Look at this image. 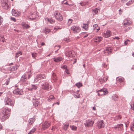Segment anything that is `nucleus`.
<instances>
[{
    "instance_id": "nucleus-35",
    "label": "nucleus",
    "mask_w": 134,
    "mask_h": 134,
    "mask_svg": "<svg viewBox=\"0 0 134 134\" xmlns=\"http://www.w3.org/2000/svg\"><path fill=\"white\" fill-rule=\"evenodd\" d=\"M51 31V30L50 29L48 28H45L44 30V32L46 34H48Z\"/></svg>"
},
{
    "instance_id": "nucleus-17",
    "label": "nucleus",
    "mask_w": 134,
    "mask_h": 134,
    "mask_svg": "<svg viewBox=\"0 0 134 134\" xmlns=\"http://www.w3.org/2000/svg\"><path fill=\"white\" fill-rule=\"evenodd\" d=\"M111 52V49L110 47H108L106 48L103 51V52L105 55H108L109 53Z\"/></svg>"
},
{
    "instance_id": "nucleus-24",
    "label": "nucleus",
    "mask_w": 134,
    "mask_h": 134,
    "mask_svg": "<svg viewBox=\"0 0 134 134\" xmlns=\"http://www.w3.org/2000/svg\"><path fill=\"white\" fill-rule=\"evenodd\" d=\"M74 53V52L73 51H70L66 54V55L69 57H72L73 54Z\"/></svg>"
},
{
    "instance_id": "nucleus-42",
    "label": "nucleus",
    "mask_w": 134,
    "mask_h": 134,
    "mask_svg": "<svg viewBox=\"0 0 134 134\" xmlns=\"http://www.w3.org/2000/svg\"><path fill=\"white\" fill-rule=\"evenodd\" d=\"M70 127L72 130H76L77 127L74 126H70Z\"/></svg>"
},
{
    "instance_id": "nucleus-39",
    "label": "nucleus",
    "mask_w": 134,
    "mask_h": 134,
    "mask_svg": "<svg viewBox=\"0 0 134 134\" xmlns=\"http://www.w3.org/2000/svg\"><path fill=\"white\" fill-rule=\"evenodd\" d=\"M130 129L132 131H134V123L132 124L130 127Z\"/></svg>"
},
{
    "instance_id": "nucleus-29",
    "label": "nucleus",
    "mask_w": 134,
    "mask_h": 134,
    "mask_svg": "<svg viewBox=\"0 0 134 134\" xmlns=\"http://www.w3.org/2000/svg\"><path fill=\"white\" fill-rule=\"evenodd\" d=\"M131 24V22L130 21H127L124 20V24L125 25H129Z\"/></svg>"
},
{
    "instance_id": "nucleus-40",
    "label": "nucleus",
    "mask_w": 134,
    "mask_h": 134,
    "mask_svg": "<svg viewBox=\"0 0 134 134\" xmlns=\"http://www.w3.org/2000/svg\"><path fill=\"white\" fill-rule=\"evenodd\" d=\"M134 0H131V1H129L126 3V5H129L132 3L134 2Z\"/></svg>"
},
{
    "instance_id": "nucleus-58",
    "label": "nucleus",
    "mask_w": 134,
    "mask_h": 134,
    "mask_svg": "<svg viewBox=\"0 0 134 134\" xmlns=\"http://www.w3.org/2000/svg\"><path fill=\"white\" fill-rule=\"evenodd\" d=\"M130 28L129 27H128L127 29H125V32H127V31H128L130 30Z\"/></svg>"
},
{
    "instance_id": "nucleus-63",
    "label": "nucleus",
    "mask_w": 134,
    "mask_h": 134,
    "mask_svg": "<svg viewBox=\"0 0 134 134\" xmlns=\"http://www.w3.org/2000/svg\"><path fill=\"white\" fill-rule=\"evenodd\" d=\"M88 36V34H86V35L84 36L83 37L84 38H85L86 37H87V36Z\"/></svg>"
},
{
    "instance_id": "nucleus-8",
    "label": "nucleus",
    "mask_w": 134,
    "mask_h": 134,
    "mask_svg": "<svg viewBox=\"0 0 134 134\" xmlns=\"http://www.w3.org/2000/svg\"><path fill=\"white\" fill-rule=\"evenodd\" d=\"M13 93L14 94L18 95H21L23 93V91L22 90L19 89V88H17L15 89L13 91Z\"/></svg>"
},
{
    "instance_id": "nucleus-47",
    "label": "nucleus",
    "mask_w": 134,
    "mask_h": 134,
    "mask_svg": "<svg viewBox=\"0 0 134 134\" xmlns=\"http://www.w3.org/2000/svg\"><path fill=\"white\" fill-rule=\"evenodd\" d=\"M3 21V19L2 17L0 16V25H1Z\"/></svg>"
},
{
    "instance_id": "nucleus-1",
    "label": "nucleus",
    "mask_w": 134,
    "mask_h": 134,
    "mask_svg": "<svg viewBox=\"0 0 134 134\" xmlns=\"http://www.w3.org/2000/svg\"><path fill=\"white\" fill-rule=\"evenodd\" d=\"M42 89L44 90L48 91L51 90V88L50 86L49 83L47 82H43V81H41L40 82Z\"/></svg>"
},
{
    "instance_id": "nucleus-16",
    "label": "nucleus",
    "mask_w": 134,
    "mask_h": 134,
    "mask_svg": "<svg viewBox=\"0 0 134 134\" xmlns=\"http://www.w3.org/2000/svg\"><path fill=\"white\" fill-rule=\"evenodd\" d=\"M12 13L13 15L15 16H19L20 14V13L19 11H17L13 9L12 10Z\"/></svg>"
},
{
    "instance_id": "nucleus-50",
    "label": "nucleus",
    "mask_w": 134,
    "mask_h": 134,
    "mask_svg": "<svg viewBox=\"0 0 134 134\" xmlns=\"http://www.w3.org/2000/svg\"><path fill=\"white\" fill-rule=\"evenodd\" d=\"M72 19H69L68 21V23L70 24L72 22Z\"/></svg>"
},
{
    "instance_id": "nucleus-20",
    "label": "nucleus",
    "mask_w": 134,
    "mask_h": 134,
    "mask_svg": "<svg viewBox=\"0 0 134 134\" xmlns=\"http://www.w3.org/2000/svg\"><path fill=\"white\" fill-rule=\"evenodd\" d=\"M55 62H58L61 61L62 60V58L60 57H54L53 58Z\"/></svg>"
},
{
    "instance_id": "nucleus-34",
    "label": "nucleus",
    "mask_w": 134,
    "mask_h": 134,
    "mask_svg": "<svg viewBox=\"0 0 134 134\" xmlns=\"http://www.w3.org/2000/svg\"><path fill=\"white\" fill-rule=\"evenodd\" d=\"M112 98L114 101H116L118 100V96L117 95H115L112 96Z\"/></svg>"
},
{
    "instance_id": "nucleus-57",
    "label": "nucleus",
    "mask_w": 134,
    "mask_h": 134,
    "mask_svg": "<svg viewBox=\"0 0 134 134\" xmlns=\"http://www.w3.org/2000/svg\"><path fill=\"white\" fill-rule=\"evenodd\" d=\"M65 72L68 74H69L70 73L68 70L67 69H65Z\"/></svg>"
},
{
    "instance_id": "nucleus-3",
    "label": "nucleus",
    "mask_w": 134,
    "mask_h": 134,
    "mask_svg": "<svg viewBox=\"0 0 134 134\" xmlns=\"http://www.w3.org/2000/svg\"><path fill=\"white\" fill-rule=\"evenodd\" d=\"M4 102L5 105H8L13 107L14 105L15 101L12 100L8 97H6L4 99Z\"/></svg>"
},
{
    "instance_id": "nucleus-27",
    "label": "nucleus",
    "mask_w": 134,
    "mask_h": 134,
    "mask_svg": "<svg viewBox=\"0 0 134 134\" xmlns=\"http://www.w3.org/2000/svg\"><path fill=\"white\" fill-rule=\"evenodd\" d=\"M54 99V97L53 95H50L48 97L47 100L49 102H50L52 100H53Z\"/></svg>"
},
{
    "instance_id": "nucleus-6",
    "label": "nucleus",
    "mask_w": 134,
    "mask_h": 134,
    "mask_svg": "<svg viewBox=\"0 0 134 134\" xmlns=\"http://www.w3.org/2000/svg\"><path fill=\"white\" fill-rule=\"evenodd\" d=\"M54 15L56 19L57 20L61 21L63 19V18L61 14L59 12H55L54 14Z\"/></svg>"
},
{
    "instance_id": "nucleus-48",
    "label": "nucleus",
    "mask_w": 134,
    "mask_h": 134,
    "mask_svg": "<svg viewBox=\"0 0 134 134\" xmlns=\"http://www.w3.org/2000/svg\"><path fill=\"white\" fill-rule=\"evenodd\" d=\"M93 27L94 30L96 29L97 27H98V25L96 24L94 25L93 26Z\"/></svg>"
},
{
    "instance_id": "nucleus-18",
    "label": "nucleus",
    "mask_w": 134,
    "mask_h": 134,
    "mask_svg": "<svg viewBox=\"0 0 134 134\" xmlns=\"http://www.w3.org/2000/svg\"><path fill=\"white\" fill-rule=\"evenodd\" d=\"M102 39V38L99 37H96L93 39V40L95 42H99L101 41Z\"/></svg>"
},
{
    "instance_id": "nucleus-9",
    "label": "nucleus",
    "mask_w": 134,
    "mask_h": 134,
    "mask_svg": "<svg viewBox=\"0 0 134 134\" xmlns=\"http://www.w3.org/2000/svg\"><path fill=\"white\" fill-rule=\"evenodd\" d=\"M94 123V121L92 120L89 119L87 121L86 123L85 124V126L88 127L92 126Z\"/></svg>"
},
{
    "instance_id": "nucleus-44",
    "label": "nucleus",
    "mask_w": 134,
    "mask_h": 134,
    "mask_svg": "<svg viewBox=\"0 0 134 134\" xmlns=\"http://www.w3.org/2000/svg\"><path fill=\"white\" fill-rule=\"evenodd\" d=\"M87 25L86 24H83V28L84 29L86 30L87 28Z\"/></svg>"
},
{
    "instance_id": "nucleus-7",
    "label": "nucleus",
    "mask_w": 134,
    "mask_h": 134,
    "mask_svg": "<svg viewBox=\"0 0 134 134\" xmlns=\"http://www.w3.org/2000/svg\"><path fill=\"white\" fill-rule=\"evenodd\" d=\"M51 123L48 121H46L42 124V128L44 130L47 129L50 125Z\"/></svg>"
},
{
    "instance_id": "nucleus-43",
    "label": "nucleus",
    "mask_w": 134,
    "mask_h": 134,
    "mask_svg": "<svg viewBox=\"0 0 134 134\" xmlns=\"http://www.w3.org/2000/svg\"><path fill=\"white\" fill-rule=\"evenodd\" d=\"M32 57L34 58L36 57L37 56V54L36 53H32Z\"/></svg>"
},
{
    "instance_id": "nucleus-4",
    "label": "nucleus",
    "mask_w": 134,
    "mask_h": 134,
    "mask_svg": "<svg viewBox=\"0 0 134 134\" xmlns=\"http://www.w3.org/2000/svg\"><path fill=\"white\" fill-rule=\"evenodd\" d=\"M98 95L99 96H101L105 95L108 93V92L106 89L103 88L97 91Z\"/></svg>"
},
{
    "instance_id": "nucleus-25",
    "label": "nucleus",
    "mask_w": 134,
    "mask_h": 134,
    "mask_svg": "<svg viewBox=\"0 0 134 134\" xmlns=\"http://www.w3.org/2000/svg\"><path fill=\"white\" fill-rule=\"evenodd\" d=\"M22 25L23 26V29H28L30 27V26L28 24L25 23L22 24Z\"/></svg>"
},
{
    "instance_id": "nucleus-33",
    "label": "nucleus",
    "mask_w": 134,
    "mask_h": 134,
    "mask_svg": "<svg viewBox=\"0 0 134 134\" xmlns=\"http://www.w3.org/2000/svg\"><path fill=\"white\" fill-rule=\"evenodd\" d=\"M75 85L78 88H79L82 86V85L81 83L79 82L76 83L75 84Z\"/></svg>"
},
{
    "instance_id": "nucleus-62",
    "label": "nucleus",
    "mask_w": 134,
    "mask_h": 134,
    "mask_svg": "<svg viewBox=\"0 0 134 134\" xmlns=\"http://www.w3.org/2000/svg\"><path fill=\"white\" fill-rule=\"evenodd\" d=\"M2 126L1 124H0V130H1L2 129Z\"/></svg>"
},
{
    "instance_id": "nucleus-26",
    "label": "nucleus",
    "mask_w": 134,
    "mask_h": 134,
    "mask_svg": "<svg viewBox=\"0 0 134 134\" xmlns=\"http://www.w3.org/2000/svg\"><path fill=\"white\" fill-rule=\"evenodd\" d=\"M35 121V120L34 119V118L33 117L32 118H31V119H29V122L30 124H31L33 123Z\"/></svg>"
},
{
    "instance_id": "nucleus-23",
    "label": "nucleus",
    "mask_w": 134,
    "mask_h": 134,
    "mask_svg": "<svg viewBox=\"0 0 134 134\" xmlns=\"http://www.w3.org/2000/svg\"><path fill=\"white\" fill-rule=\"evenodd\" d=\"M124 79L122 77H118L116 79V80L117 81L121 83L124 82Z\"/></svg>"
},
{
    "instance_id": "nucleus-55",
    "label": "nucleus",
    "mask_w": 134,
    "mask_h": 134,
    "mask_svg": "<svg viewBox=\"0 0 134 134\" xmlns=\"http://www.w3.org/2000/svg\"><path fill=\"white\" fill-rule=\"evenodd\" d=\"M61 68H62L66 69L67 66L66 65H64L62 66Z\"/></svg>"
},
{
    "instance_id": "nucleus-19",
    "label": "nucleus",
    "mask_w": 134,
    "mask_h": 134,
    "mask_svg": "<svg viewBox=\"0 0 134 134\" xmlns=\"http://www.w3.org/2000/svg\"><path fill=\"white\" fill-rule=\"evenodd\" d=\"M111 33L109 30H107L105 33L103 35V36L106 38H108L111 35Z\"/></svg>"
},
{
    "instance_id": "nucleus-30",
    "label": "nucleus",
    "mask_w": 134,
    "mask_h": 134,
    "mask_svg": "<svg viewBox=\"0 0 134 134\" xmlns=\"http://www.w3.org/2000/svg\"><path fill=\"white\" fill-rule=\"evenodd\" d=\"M51 79L53 80H57V77L55 73H53L51 77Z\"/></svg>"
},
{
    "instance_id": "nucleus-53",
    "label": "nucleus",
    "mask_w": 134,
    "mask_h": 134,
    "mask_svg": "<svg viewBox=\"0 0 134 134\" xmlns=\"http://www.w3.org/2000/svg\"><path fill=\"white\" fill-rule=\"evenodd\" d=\"M3 109H5L6 110V112H7V111H8L9 112H10L11 111V109H8V108L7 109L6 108H3Z\"/></svg>"
},
{
    "instance_id": "nucleus-51",
    "label": "nucleus",
    "mask_w": 134,
    "mask_h": 134,
    "mask_svg": "<svg viewBox=\"0 0 134 134\" xmlns=\"http://www.w3.org/2000/svg\"><path fill=\"white\" fill-rule=\"evenodd\" d=\"M74 96V97L76 98H79L80 97V95L79 94L78 95H76L74 94L73 95Z\"/></svg>"
},
{
    "instance_id": "nucleus-52",
    "label": "nucleus",
    "mask_w": 134,
    "mask_h": 134,
    "mask_svg": "<svg viewBox=\"0 0 134 134\" xmlns=\"http://www.w3.org/2000/svg\"><path fill=\"white\" fill-rule=\"evenodd\" d=\"M55 47H57L59 48L58 49H57V50L55 51V53H57V52L59 50V49L60 48V45H58V46H55Z\"/></svg>"
},
{
    "instance_id": "nucleus-37",
    "label": "nucleus",
    "mask_w": 134,
    "mask_h": 134,
    "mask_svg": "<svg viewBox=\"0 0 134 134\" xmlns=\"http://www.w3.org/2000/svg\"><path fill=\"white\" fill-rule=\"evenodd\" d=\"M20 54V55H21L22 54V53L21 51H19L16 53L15 56V57L16 58H18Z\"/></svg>"
},
{
    "instance_id": "nucleus-38",
    "label": "nucleus",
    "mask_w": 134,
    "mask_h": 134,
    "mask_svg": "<svg viewBox=\"0 0 134 134\" xmlns=\"http://www.w3.org/2000/svg\"><path fill=\"white\" fill-rule=\"evenodd\" d=\"M121 118V116L120 115H119L117 116L115 118H114V120H119V119H120Z\"/></svg>"
},
{
    "instance_id": "nucleus-41",
    "label": "nucleus",
    "mask_w": 134,
    "mask_h": 134,
    "mask_svg": "<svg viewBox=\"0 0 134 134\" xmlns=\"http://www.w3.org/2000/svg\"><path fill=\"white\" fill-rule=\"evenodd\" d=\"M4 36H0V41L3 42H4L5 41L4 39Z\"/></svg>"
},
{
    "instance_id": "nucleus-10",
    "label": "nucleus",
    "mask_w": 134,
    "mask_h": 134,
    "mask_svg": "<svg viewBox=\"0 0 134 134\" xmlns=\"http://www.w3.org/2000/svg\"><path fill=\"white\" fill-rule=\"evenodd\" d=\"M97 127L99 129L104 128L105 126L104 122L103 120L98 121L97 122Z\"/></svg>"
},
{
    "instance_id": "nucleus-5",
    "label": "nucleus",
    "mask_w": 134,
    "mask_h": 134,
    "mask_svg": "<svg viewBox=\"0 0 134 134\" xmlns=\"http://www.w3.org/2000/svg\"><path fill=\"white\" fill-rule=\"evenodd\" d=\"M8 0H3V1L1 3V5L3 9L8 10L9 8L10 7L8 4Z\"/></svg>"
},
{
    "instance_id": "nucleus-21",
    "label": "nucleus",
    "mask_w": 134,
    "mask_h": 134,
    "mask_svg": "<svg viewBox=\"0 0 134 134\" xmlns=\"http://www.w3.org/2000/svg\"><path fill=\"white\" fill-rule=\"evenodd\" d=\"M45 20L46 21H47L51 24H53L55 22L54 20L51 18H47L45 19Z\"/></svg>"
},
{
    "instance_id": "nucleus-2",
    "label": "nucleus",
    "mask_w": 134,
    "mask_h": 134,
    "mask_svg": "<svg viewBox=\"0 0 134 134\" xmlns=\"http://www.w3.org/2000/svg\"><path fill=\"white\" fill-rule=\"evenodd\" d=\"M9 116V113L6 112V110L3 109L0 114V118L1 120L3 121L8 118Z\"/></svg>"
},
{
    "instance_id": "nucleus-45",
    "label": "nucleus",
    "mask_w": 134,
    "mask_h": 134,
    "mask_svg": "<svg viewBox=\"0 0 134 134\" xmlns=\"http://www.w3.org/2000/svg\"><path fill=\"white\" fill-rule=\"evenodd\" d=\"M10 82V79H8L5 82L4 85H7L9 84V83Z\"/></svg>"
},
{
    "instance_id": "nucleus-12",
    "label": "nucleus",
    "mask_w": 134,
    "mask_h": 134,
    "mask_svg": "<svg viewBox=\"0 0 134 134\" xmlns=\"http://www.w3.org/2000/svg\"><path fill=\"white\" fill-rule=\"evenodd\" d=\"M30 77L29 74L27 73H25L21 76V80L23 81H25L26 80L27 78L29 79Z\"/></svg>"
},
{
    "instance_id": "nucleus-13",
    "label": "nucleus",
    "mask_w": 134,
    "mask_h": 134,
    "mask_svg": "<svg viewBox=\"0 0 134 134\" xmlns=\"http://www.w3.org/2000/svg\"><path fill=\"white\" fill-rule=\"evenodd\" d=\"M46 78V76L44 74H38L36 76L35 80H38L41 79H45Z\"/></svg>"
},
{
    "instance_id": "nucleus-36",
    "label": "nucleus",
    "mask_w": 134,
    "mask_h": 134,
    "mask_svg": "<svg viewBox=\"0 0 134 134\" xmlns=\"http://www.w3.org/2000/svg\"><path fill=\"white\" fill-rule=\"evenodd\" d=\"M39 104V102L38 101H36L33 103V105L35 107H37Z\"/></svg>"
},
{
    "instance_id": "nucleus-28",
    "label": "nucleus",
    "mask_w": 134,
    "mask_h": 134,
    "mask_svg": "<svg viewBox=\"0 0 134 134\" xmlns=\"http://www.w3.org/2000/svg\"><path fill=\"white\" fill-rule=\"evenodd\" d=\"M99 10V9L98 8H96L92 10V12H93L95 14H98Z\"/></svg>"
},
{
    "instance_id": "nucleus-60",
    "label": "nucleus",
    "mask_w": 134,
    "mask_h": 134,
    "mask_svg": "<svg viewBox=\"0 0 134 134\" xmlns=\"http://www.w3.org/2000/svg\"><path fill=\"white\" fill-rule=\"evenodd\" d=\"M121 0L122 2H126L127 1V0Z\"/></svg>"
},
{
    "instance_id": "nucleus-31",
    "label": "nucleus",
    "mask_w": 134,
    "mask_h": 134,
    "mask_svg": "<svg viewBox=\"0 0 134 134\" xmlns=\"http://www.w3.org/2000/svg\"><path fill=\"white\" fill-rule=\"evenodd\" d=\"M69 124L64 125L63 127V129L65 130H66L69 126Z\"/></svg>"
},
{
    "instance_id": "nucleus-32",
    "label": "nucleus",
    "mask_w": 134,
    "mask_h": 134,
    "mask_svg": "<svg viewBox=\"0 0 134 134\" xmlns=\"http://www.w3.org/2000/svg\"><path fill=\"white\" fill-rule=\"evenodd\" d=\"M36 130V129L35 128L33 129L29 132L28 133V134H32L35 132Z\"/></svg>"
},
{
    "instance_id": "nucleus-46",
    "label": "nucleus",
    "mask_w": 134,
    "mask_h": 134,
    "mask_svg": "<svg viewBox=\"0 0 134 134\" xmlns=\"http://www.w3.org/2000/svg\"><path fill=\"white\" fill-rule=\"evenodd\" d=\"M37 86L35 85H32V89L36 90L37 88Z\"/></svg>"
},
{
    "instance_id": "nucleus-11",
    "label": "nucleus",
    "mask_w": 134,
    "mask_h": 134,
    "mask_svg": "<svg viewBox=\"0 0 134 134\" xmlns=\"http://www.w3.org/2000/svg\"><path fill=\"white\" fill-rule=\"evenodd\" d=\"M71 30L74 32L78 33L80 31V29L79 27L77 26H74L71 28Z\"/></svg>"
},
{
    "instance_id": "nucleus-64",
    "label": "nucleus",
    "mask_w": 134,
    "mask_h": 134,
    "mask_svg": "<svg viewBox=\"0 0 134 134\" xmlns=\"http://www.w3.org/2000/svg\"><path fill=\"white\" fill-rule=\"evenodd\" d=\"M45 44V43L44 42H42L41 43V46H43Z\"/></svg>"
},
{
    "instance_id": "nucleus-14",
    "label": "nucleus",
    "mask_w": 134,
    "mask_h": 134,
    "mask_svg": "<svg viewBox=\"0 0 134 134\" xmlns=\"http://www.w3.org/2000/svg\"><path fill=\"white\" fill-rule=\"evenodd\" d=\"M38 15L36 13H34L31 14L29 18L31 20H34L36 18H38Z\"/></svg>"
},
{
    "instance_id": "nucleus-56",
    "label": "nucleus",
    "mask_w": 134,
    "mask_h": 134,
    "mask_svg": "<svg viewBox=\"0 0 134 134\" xmlns=\"http://www.w3.org/2000/svg\"><path fill=\"white\" fill-rule=\"evenodd\" d=\"M128 41H129V40H127V41L124 42V44L125 45H127L128 43Z\"/></svg>"
},
{
    "instance_id": "nucleus-59",
    "label": "nucleus",
    "mask_w": 134,
    "mask_h": 134,
    "mask_svg": "<svg viewBox=\"0 0 134 134\" xmlns=\"http://www.w3.org/2000/svg\"><path fill=\"white\" fill-rule=\"evenodd\" d=\"M120 38L118 37H115L114 38V39H116L117 40H119Z\"/></svg>"
},
{
    "instance_id": "nucleus-15",
    "label": "nucleus",
    "mask_w": 134,
    "mask_h": 134,
    "mask_svg": "<svg viewBox=\"0 0 134 134\" xmlns=\"http://www.w3.org/2000/svg\"><path fill=\"white\" fill-rule=\"evenodd\" d=\"M114 128L118 129V130L121 131L122 130L123 128V125L122 124H117L114 127Z\"/></svg>"
},
{
    "instance_id": "nucleus-61",
    "label": "nucleus",
    "mask_w": 134,
    "mask_h": 134,
    "mask_svg": "<svg viewBox=\"0 0 134 134\" xmlns=\"http://www.w3.org/2000/svg\"><path fill=\"white\" fill-rule=\"evenodd\" d=\"M100 29V28L99 27H98V28H97L96 29L97 30V32H98V30H99Z\"/></svg>"
},
{
    "instance_id": "nucleus-54",
    "label": "nucleus",
    "mask_w": 134,
    "mask_h": 134,
    "mask_svg": "<svg viewBox=\"0 0 134 134\" xmlns=\"http://www.w3.org/2000/svg\"><path fill=\"white\" fill-rule=\"evenodd\" d=\"M11 20H12L14 22H15L16 21V20L14 18V17H11Z\"/></svg>"
},
{
    "instance_id": "nucleus-49",
    "label": "nucleus",
    "mask_w": 134,
    "mask_h": 134,
    "mask_svg": "<svg viewBox=\"0 0 134 134\" xmlns=\"http://www.w3.org/2000/svg\"><path fill=\"white\" fill-rule=\"evenodd\" d=\"M86 2L80 3V4L82 6H84L86 4Z\"/></svg>"
},
{
    "instance_id": "nucleus-22",
    "label": "nucleus",
    "mask_w": 134,
    "mask_h": 134,
    "mask_svg": "<svg viewBox=\"0 0 134 134\" xmlns=\"http://www.w3.org/2000/svg\"><path fill=\"white\" fill-rule=\"evenodd\" d=\"M18 68V66L16 65L14 66L12 68H9L8 70L10 71H15Z\"/></svg>"
}]
</instances>
